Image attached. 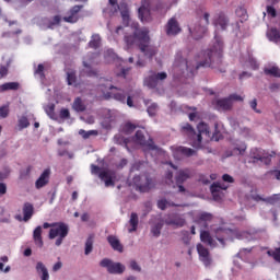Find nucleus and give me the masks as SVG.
<instances>
[{
	"label": "nucleus",
	"instance_id": "obj_64",
	"mask_svg": "<svg viewBox=\"0 0 280 280\" xmlns=\"http://www.w3.org/2000/svg\"><path fill=\"white\" fill-rule=\"evenodd\" d=\"M60 268H62V262H61V261H57V262L52 266V272H58V270H60Z\"/></svg>",
	"mask_w": 280,
	"mask_h": 280
},
{
	"label": "nucleus",
	"instance_id": "obj_36",
	"mask_svg": "<svg viewBox=\"0 0 280 280\" xmlns=\"http://www.w3.org/2000/svg\"><path fill=\"white\" fill-rule=\"evenodd\" d=\"M214 25H219L221 30H226L229 27V18L224 13H220L219 18L215 20Z\"/></svg>",
	"mask_w": 280,
	"mask_h": 280
},
{
	"label": "nucleus",
	"instance_id": "obj_7",
	"mask_svg": "<svg viewBox=\"0 0 280 280\" xmlns=\"http://www.w3.org/2000/svg\"><path fill=\"white\" fill-rule=\"evenodd\" d=\"M180 130L191 141L192 148H200L202 145V137L196 132V129L189 122L182 126Z\"/></svg>",
	"mask_w": 280,
	"mask_h": 280
},
{
	"label": "nucleus",
	"instance_id": "obj_48",
	"mask_svg": "<svg viewBox=\"0 0 280 280\" xmlns=\"http://www.w3.org/2000/svg\"><path fill=\"white\" fill-rule=\"evenodd\" d=\"M60 119H69L71 117V113L67 108H61L59 112Z\"/></svg>",
	"mask_w": 280,
	"mask_h": 280
},
{
	"label": "nucleus",
	"instance_id": "obj_44",
	"mask_svg": "<svg viewBox=\"0 0 280 280\" xmlns=\"http://www.w3.org/2000/svg\"><path fill=\"white\" fill-rule=\"evenodd\" d=\"M124 132L126 135H132V132H135V130H137V125L132 124V122H127L124 128H122Z\"/></svg>",
	"mask_w": 280,
	"mask_h": 280
},
{
	"label": "nucleus",
	"instance_id": "obj_41",
	"mask_svg": "<svg viewBox=\"0 0 280 280\" xmlns=\"http://www.w3.org/2000/svg\"><path fill=\"white\" fill-rule=\"evenodd\" d=\"M85 255H91L93 253V235H90L85 242Z\"/></svg>",
	"mask_w": 280,
	"mask_h": 280
},
{
	"label": "nucleus",
	"instance_id": "obj_10",
	"mask_svg": "<svg viewBox=\"0 0 280 280\" xmlns=\"http://www.w3.org/2000/svg\"><path fill=\"white\" fill-rule=\"evenodd\" d=\"M101 268H107L109 275H124L126 272V266L121 262H113L109 258H104L100 262Z\"/></svg>",
	"mask_w": 280,
	"mask_h": 280
},
{
	"label": "nucleus",
	"instance_id": "obj_22",
	"mask_svg": "<svg viewBox=\"0 0 280 280\" xmlns=\"http://www.w3.org/2000/svg\"><path fill=\"white\" fill-rule=\"evenodd\" d=\"M226 189H229V186H226L225 184H222V183H213L211 186H210V191L213 196V199L214 200H220V191H226Z\"/></svg>",
	"mask_w": 280,
	"mask_h": 280
},
{
	"label": "nucleus",
	"instance_id": "obj_23",
	"mask_svg": "<svg viewBox=\"0 0 280 280\" xmlns=\"http://www.w3.org/2000/svg\"><path fill=\"white\" fill-rule=\"evenodd\" d=\"M189 178H191V171L189 168L179 170L175 176L176 185H183Z\"/></svg>",
	"mask_w": 280,
	"mask_h": 280
},
{
	"label": "nucleus",
	"instance_id": "obj_29",
	"mask_svg": "<svg viewBox=\"0 0 280 280\" xmlns=\"http://www.w3.org/2000/svg\"><path fill=\"white\" fill-rule=\"evenodd\" d=\"M35 270L37 275H42V280H49V271L43 261L36 264Z\"/></svg>",
	"mask_w": 280,
	"mask_h": 280
},
{
	"label": "nucleus",
	"instance_id": "obj_52",
	"mask_svg": "<svg viewBox=\"0 0 280 280\" xmlns=\"http://www.w3.org/2000/svg\"><path fill=\"white\" fill-rule=\"evenodd\" d=\"M35 73L37 75H40V78H45V66H43V63H39L37 66V69L35 70Z\"/></svg>",
	"mask_w": 280,
	"mask_h": 280
},
{
	"label": "nucleus",
	"instance_id": "obj_47",
	"mask_svg": "<svg viewBox=\"0 0 280 280\" xmlns=\"http://www.w3.org/2000/svg\"><path fill=\"white\" fill-rule=\"evenodd\" d=\"M280 200V194H275L271 197L266 198V202L269 205H275L276 202H279Z\"/></svg>",
	"mask_w": 280,
	"mask_h": 280
},
{
	"label": "nucleus",
	"instance_id": "obj_56",
	"mask_svg": "<svg viewBox=\"0 0 280 280\" xmlns=\"http://www.w3.org/2000/svg\"><path fill=\"white\" fill-rule=\"evenodd\" d=\"M56 110V105L50 104L46 107V113L49 115V117H54Z\"/></svg>",
	"mask_w": 280,
	"mask_h": 280
},
{
	"label": "nucleus",
	"instance_id": "obj_4",
	"mask_svg": "<svg viewBox=\"0 0 280 280\" xmlns=\"http://www.w3.org/2000/svg\"><path fill=\"white\" fill-rule=\"evenodd\" d=\"M109 3V12L110 14H117L120 11V16L122 19V24L125 27L130 25V11L128 10V3L126 2H118L117 0H108Z\"/></svg>",
	"mask_w": 280,
	"mask_h": 280
},
{
	"label": "nucleus",
	"instance_id": "obj_61",
	"mask_svg": "<svg viewBox=\"0 0 280 280\" xmlns=\"http://www.w3.org/2000/svg\"><path fill=\"white\" fill-rule=\"evenodd\" d=\"M8 194V185L0 183V196H5Z\"/></svg>",
	"mask_w": 280,
	"mask_h": 280
},
{
	"label": "nucleus",
	"instance_id": "obj_32",
	"mask_svg": "<svg viewBox=\"0 0 280 280\" xmlns=\"http://www.w3.org/2000/svg\"><path fill=\"white\" fill-rule=\"evenodd\" d=\"M21 84L19 82H7L0 85V93H5V91H19Z\"/></svg>",
	"mask_w": 280,
	"mask_h": 280
},
{
	"label": "nucleus",
	"instance_id": "obj_40",
	"mask_svg": "<svg viewBox=\"0 0 280 280\" xmlns=\"http://www.w3.org/2000/svg\"><path fill=\"white\" fill-rule=\"evenodd\" d=\"M267 255L269 257H272V259H275V261H278V264H280V247L276 248V249H269L267 252Z\"/></svg>",
	"mask_w": 280,
	"mask_h": 280
},
{
	"label": "nucleus",
	"instance_id": "obj_16",
	"mask_svg": "<svg viewBox=\"0 0 280 280\" xmlns=\"http://www.w3.org/2000/svg\"><path fill=\"white\" fill-rule=\"evenodd\" d=\"M84 5H74L70 9L69 15L63 16L65 23H78L80 21V16L78 15L80 13V10H82Z\"/></svg>",
	"mask_w": 280,
	"mask_h": 280
},
{
	"label": "nucleus",
	"instance_id": "obj_43",
	"mask_svg": "<svg viewBox=\"0 0 280 280\" xmlns=\"http://www.w3.org/2000/svg\"><path fill=\"white\" fill-rule=\"evenodd\" d=\"M10 115V103L0 107V118L5 119Z\"/></svg>",
	"mask_w": 280,
	"mask_h": 280
},
{
	"label": "nucleus",
	"instance_id": "obj_14",
	"mask_svg": "<svg viewBox=\"0 0 280 280\" xmlns=\"http://www.w3.org/2000/svg\"><path fill=\"white\" fill-rule=\"evenodd\" d=\"M167 36H176L183 32L180 24L176 18H171L165 26Z\"/></svg>",
	"mask_w": 280,
	"mask_h": 280
},
{
	"label": "nucleus",
	"instance_id": "obj_38",
	"mask_svg": "<svg viewBox=\"0 0 280 280\" xmlns=\"http://www.w3.org/2000/svg\"><path fill=\"white\" fill-rule=\"evenodd\" d=\"M100 45H102V37L97 34L92 35V38L89 42V47H91V49H97L100 48Z\"/></svg>",
	"mask_w": 280,
	"mask_h": 280
},
{
	"label": "nucleus",
	"instance_id": "obj_25",
	"mask_svg": "<svg viewBox=\"0 0 280 280\" xmlns=\"http://www.w3.org/2000/svg\"><path fill=\"white\" fill-rule=\"evenodd\" d=\"M107 242L109 246L113 248V250H117L118 253H124V245H121V242L117 236L109 235L107 236Z\"/></svg>",
	"mask_w": 280,
	"mask_h": 280
},
{
	"label": "nucleus",
	"instance_id": "obj_31",
	"mask_svg": "<svg viewBox=\"0 0 280 280\" xmlns=\"http://www.w3.org/2000/svg\"><path fill=\"white\" fill-rule=\"evenodd\" d=\"M267 38L271 43H280V32L277 30V27H271L267 31Z\"/></svg>",
	"mask_w": 280,
	"mask_h": 280
},
{
	"label": "nucleus",
	"instance_id": "obj_49",
	"mask_svg": "<svg viewBox=\"0 0 280 280\" xmlns=\"http://www.w3.org/2000/svg\"><path fill=\"white\" fill-rule=\"evenodd\" d=\"M174 173L172 171H167L165 174L166 185H174Z\"/></svg>",
	"mask_w": 280,
	"mask_h": 280
},
{
	"label": "nucleus",
	"instance_id": "obj_9",
	"mask_svg": "<svg viewBox=\"0 0 280 280\" xmlns=\"http://www.w3.org/2000/svg\"><path fill=\"white\" fill-rule=\"evenodd\" d=\"M133 141L135 143H137L138 145H142V148H145L147 150H159V147L154 144V140L152 138L145 140V129L137 130L133 137Z\"/></svg>",
	"mask_w": 280,
	"mask_h": 280
},
{
	"label": "nucleus",
	"instance_id": "obj_63",
	"mask_svg": "<svg viewBox=\"0 0 280 280\" xmlns=\"http://www.w3.org/2000/svg\"><path fill=\"white\" fill-rule=\"evenodd\" d=\"M5 75H8V67L1 66L0 67V80H1V78H5Z\"/></svg>",
	"mask_w": 280,
	"mask_h": 280
},
{
	"label": "nucleus",
	"instance_id": "obj_1",
	"mask_svg": "<svg viewBox=\"0 0 280 280\" xmlns=\"http://www.w3.org/2000/svg\"><path fill=\"white\" fill-rule=\"evenodd\" d=\"M125 43L130 49L132 45H137L142 54L150 58H154L158 54L156 47L150 45V31L148 28L136 30L133 35H126Z\"/></svg>",
	"mask_w": 280,
	"mask_h": 280
},
{
	"label": "nucleus",
	"instance_id": "obj_50",
	"mask_svg": "<svg viewBox=\"0 0 280 280\" xmlns=\"http://www.w3.org/2000/svg\"><path fill=\"white\" fill-rule=\"evenodd\" d=\"M67 80H68L69 86H71L72 84H75V81H77L75 72H68Z\"/></svg>",
	"mask_w": 280,
	"mask_h": 280
},
{
	"label": "nucleus",
	"instance_id": "obj_19",
	"mask_svg": "<svg viewBox=\"0 0 280 280\" xmlns=\"http://www.w3.org/2000/svg\"><path fill=\"white\" fill-rule=\"evenodd\" d=\"M49 176H51V170H49V168L44 170V172L40 174L38 179L35 182L36 189H43V187H45V185H48Z\"/></svg>",
	"mask_w": 280,
	"mask_h": 280
},
{
	"label": "nucleus",
	"instance_id": "obj_46",
	"mask_svg": "<svg viewBox=\"0 0 280 280\" xmlns=\"http://www.w3.org/2000/svg\"><path fill=\"white\" fill-rule=\"evenodd\" d=\"M161 229H163V225L161 223L155 224L151 229L152 235H154V237H159V235H161Z\"/></svg>",
	"mask_w": 280,
	"mask_h": 280
},
{
	"label": "nucleus",
	"instance_id": "obj_27",
	"mask_svg": "<svg viewBox=\"0 0 280 280\" xmlns=\"http://www.w3.org/2000/svg\"><path fill=\"white\" fill-rule=\"evenodd\" d=\"M198 133L200 137L205 135L206 139H211V130L209 129V125L206 124L205 121H201L197 126Z\"/></svg>",
	"mask_w": 280,
	"mask_h": 280
},
{
	"label": "nucleus",
	"instance_id": "obj_8",
	"mask_svg": "<svg viewBox=\"0 0 280 280\" xmlns=\"http://www.w3.org/2000/svg\"><path fill=\"white\" fill-rule=\"evenodd\" d=\"M215 238L222 246H224V240H233V237H241L242 234H240V231L237 229H230V228H224L220 226L215 231Z\"/></svg>",
	"mask_w": 280,
	"mask_h": 280
},
{
	"label": "nucleus",
	"instance_id": "obj_59",
	"mask_svg": "<svg viewBox=\"0 0 280 280\" xmlns=\"http://www.w3.org/2000/svg\"><path fill=\"white\" fill-rule=\"evenodd\" d=\"M101 172H102V168L100 167V166H97V165H95V164H92L91 165V173L92 174H95V175H100L101 174Z\"/></svg>",
	"mask_w": 280,
	"mask_h": 280
},
{
	"label": "nucleus",
	"instance_id": "obj_12",
	"mask_svg": "<svg viewBox=\"0 0 280 280\" xmlns=\"http://www.w3.org/2000/svg\"><path fill=\"white\" fill-rule=\"evenodd\" d=\"M67 235H69V225L63 222H56L52 223L48 237L50 240H56V237H67Z\"/></svg>",
	"mask_w": 280,
	"mask_h": 280
},
{
	"label": "nucleus",
	"instance_id": "obj_2",
	"mask_svg": "<svg viewBox=\"0 0 280 280\" xmlns=\"http://www.w3.org/2000/svg\"><path fill=\"white\" fill-rule=\"evenodd\" d=\"M214 39L215 43L213 47L201 52V56L205 59L197 63L196 69H200V67H212V69H215L222 65V51L224 49V44L218 35L214 36Z\"/></svg>",
	"mask_w": 280,
	"mask_h": 280
},
{
	"label": "nucleus",
	"instance_id": "obj_21",
	"mask_svg": "<svg viewBox=\"0 0 280 280\" xmlns=\"http://www.w3.org/2000/svg\"><path fill=\"white\" fill-rule=\"evenodd\" d=\"M217 110H231L233 108V102L228 96L225 98H219L215 101Z\"/></svg>",
	"mask_w": 280,
	"mask_h": 280
},
{
	"label": "nucleus",
	"instance_id": "obj_15",
	"mask_svg": "<svg viewBox=\"0 0 280 280\" xmlns=\"http://www.w3.org/2000/svg\"><path fill=\"white\" fill-rule=\"evenodd\" d=\"M197 253L199 255L200 261H202L206 268H209V266H211V256L209 254V249L205 247L202 244H198Z\"/></svg>",
	"mask_w": 280,
	"mask_h": 280
},
{
	"label": "nucleus",
	"instance_id": "obj_60",
	"mask_svg": "<svg viewBox=\"0 0 280 280\" xmlns=\"http://www.w3.org/2000/svg\"><path fill=\"white\" fill-rule=\"evenodd\" d=\"M222 180H223L224 183H235V179L233 178V176H231V175H229V174H223Z\"/></svg>",
	"mask_w": 280,
	"mask_h": 280
},
{
	"label": "nucleus",
	"instance_id": "obj_26",
	"mask_svg": "<svg viewBox=\"0 0 280 280\" xmlns=\"http://www.w3.org/2000/svg\"><path fill=\"white\" fill-rule=\"evenodd\" d=\"M246 142H236L234 143V148L232 149V156H244L247 150Z\"/></svg>",
	"mask_w": 280,
	"mask_h": 280
},
{
	"label": "nucleus",
	"instance_id": "obj_58",
	"mask_svg": "<svg viewBox=\"0 0 280 280\" xmlns=\"http://www.w3.org/2000/svg\"><path fill=\"white\" fill-rule=\"evenodd\" d=\"M130 268H131V270H136L137 272H141V267H139V264H137L136 260L130 261Z\"/></svg>",
	"mask_w": 280,
	"mask_h": 280
},
{
	"label": "nucleus",
	"instance_id": "obj_55",
	"mask_svg": "<svg viewBox=\"0 0 280 280\" xmlns=\"http://www.w3.org/2000/svg\"><path fill=\"white\" fill-rule=\"evenodd\" d=\"M168 205L170 203L165 199H161L158 201V207L161 209V211H165Z\"/></svg>",
	"mask_w": 280,
	"mask_h": 280
},
{
	"label": "nucleus",
	"instance_id": "obj_39",
	"mask_svg": "<svg viewBox=\"0 0 280 280\" xmlns=\"http://www.w3.org/2000/svg\"><path fill=\"white\" fill-rule=\"evenodd\" d=\"M265 73H266V75H272L273 78H280L279 67L266 68Z\"/></svg>",
	"mask_w": 280,
	"mask_h": 280
},
{
	"label": "nucleus",
	"instance_id": "obj_53",
	"mask_svg": "<svg viewBox=\"0 0 280 280\" xmlns=\"http://www.w3.org/2000/svg\"><path fill=\"white\" fill-rule=\"evenodd\" d=\"M267 14L275 19L277 16V9L272 5H267Z\"/></svg>",
	"mask_w": 280,
	"mask_h": 280
},
{
	"label": "nucleus",
	"instance_id": "obj_24",
	"mask_svg": "<svg viewBox=\"0 0 280 280\" xmlns=\"http://www.w3.org/2000/svg\"><path fill=\"white\" fill-rule=\"evenodd\" d=\"M23 212V222H30L32 220V217L34 215V205L31 202H25L22 208Z\"/></svg>",
	"mask_w": 280,
	"mask_h": 280
},
{
	"label": "nucleus",
	"instance_id": "obj_42",
	"mask_svg": "<svg viewBox=\"0 0 280 280\" xmlns=\"http://www.w3.org/2000/svg\"><path fill=\"white\" fill-rule=\"evenodd\" d=\"M147 112L150 115V117L156 116V113H159V104L151 103L150 106H148Z\"/></svg>",
	"mask_w": 280,
	"mask_h": 280
},
{
	"label": "nucleus",
	"instance_id": "obj_28",
	"mask_svg": "<svg viewBox=\"0 0 280 280\" xmlns=\"http://www.w3.org/2000/svg\"><path fill=\"white\" fill-rule=\"evenodd\" d=\"M200 241L207 246H215V240H213V236L207 231H201Z\"/></svg>",
	"mask_w": 280,
	"mask_h": 280
},
{
	"label": "nucleus",
	"instance_id": "obj_37",
	"mask_svg": "<svg viewBox=\"0 0 280 280\" xmlns=\"http://www.w3.org/2000/svg\"><path fill=\"white\" fill-rule=\"evenodd\" d=\"M72 108L75 113H84V110H86V105H84L82 98L77 97L72 104Z\"/></svg>",
	"mask_w": 280,
	"mask_h": 280
},
{
	"label": "nucleus",
	"instance_id": "obj_5",
	"mask_svg": "<svg viewBox=\"0 0 280 280\" xmlns=\"http://www.w3.org/2000/svg\"><path fill=\"white\" fill-rule=\"evenodd\" d=\"M209 13L203 14V21L205 23L201 25L200 24V19H196L195 21L191 22L189 25V33L191 34L192 38L195 40H200L207 34V25H209Z\"/></svg>",
	"mask_w": 280,
	"mask_h": 280
},
{
	"label": "nucleus",
	"instance_id": "obj_54",
	"mask_svg": "<svg viewBox=\"0 0 280 280\" xmlns=\"http://www.w3.org/2000/svg\"><path fill=\"white\" fill-rule=\"evenodd\" d=\"M228 98H230V102H242L244 100V97L242 95L238 94H231L230 96H228Z\"/></svg>",
	"mask_w": 280,
	"mask_h": 280
},
{
	"label": "nucleus",
	"instance_id": "obj_18",
	"mask_svg": "<svg viewBox=\"0 0 280 280\" xmlns=\"http://www.w3.org/2000/svg\"><path fill=\"white\" fill-rule=\"evenodd\" d=\"M213 220V214L209 212H201L195 222L198 224V226H201V229H207L209 226V222Z\"/></svg>",
	"mask_w": 280,
	"mask_h": 280
},
{
	"label": "nucleus",
	"instance_id": "obj_11",
	"mask_svg": "<svg viewBox=\"0 0 280 280\" xmlns=\"http://www.w3.org/2000/svg\"><path fill=\"white\" fill-rule=\"evenodd\" d=\"M150 74L144 79V85L148 89H156L160 82L167 80V72H154L150 71Z\"/></svg>",
	"mask_w": 280,
	"mask_h": 280
},
{
	"label": "nucleus",
	"instance_id": "obj_57",
	"mask_svg": "<svg viewBox=\"0 0 280 280\" xmlns=\"http://www.w3.org/2000/svg\"><path fill=\"white\" fill-rule=\"evenodd\" d=\"M249 106L255 113H261V110L257 109V98H254L252 102H249Z\"/></svg>",
	"mask_w": 280,
	"mask_h": 280
},
{
	"label": "nucleus",
	"instance_id": "obj_51",
	"mask_svg": "<svg viewBox=\"0 0 280 280\" xmlns=\"http://www.w3.org/2000/svg\"><path fill=\"white\" fill-rule=\"evenodd\" d=\"M98 177L101 178V180H104V183H106V180H108V178H112L113 176H110V173L107 171H101Z\"/></svg>",
	"mask_w": 280,
	"mask_h": 280
},
{
	"label": "nucleus",
	"instance_id": "obj_62",
	"mask_svg": "<svg viewBox=\"0 0 280 280\" xmlns=\"http://www.w3.org/2000/svg\"><path fill=\"white\" fill-rule=\"evenodd\" d=\"M235 12H236L237 16H243V18L246 16V9H244L242 7H238Z\"/></svg>",
	"mask_w": 280,
	"mask_h": 280
},
{
	"label": "nucleus",
	"instance_id": "obj_20",
	"mask_svg": "<svg viewBox=\"0 0 280 280\" xmlns=\"http://www.w3.org/2000/svg\"><path fill=\"white\" fill-rule=\"evenodd\" d=\"M165 224H167L168 226H185V219H183V217L178 215V214H170L166 219H165Z\"/></svg>",
	"mask_w": 280,
	"mask_h": 280
},
{
	"label": "nucleus",
	"instance_id": "obj_6",
	"mask_svg": "<svg viewBox=\"0 0 280 280\" xmlns=\"http://www.w3.org/2000/svg\"><path fill=\"white\" fill-rule=\"evenodd\" d=\"M247 162L252 165H270L272 160L261 149H250Z\"/></svg>",
	"mask_w": 280,
	"mask_h": 280
},
{
	"label": "nucleus",
	"instance_id": "obj_17",
	"mask_svg": "<svg viewBox=\"0 0 280 280\" xmlns=\"http://www.w3.org/2000/svg\"><path fill=\"white\" fill-rule=\"evenodd\" d=\"M138 16L142 22L150 19V0L141 1V7L138 9Z\"/></svg>",
	"mask_w": 280,
	"mask_h": 280
},
{
	"label": "nucleus",
	"instance_id": "obj_30",
	"mask_svg": "<svg viewBox=\"0 0 280 280\" xmlns=\"http://www.w3.org/2000/svg\"><path fill=\"white\" fill-rule=\"evenodd\" d=\"M33 240H34L36 246H39V248H43V228L40 225H38L34 230Z\"/></svg>",
	"mask_w": 280,
	"mask_h": 280
},
{
	"label": "nucleus",
	"instance_id": "obj_3",
	"mask_svg": "<svg viewBox=\"0 0 280 280\" xmlns=\"http://www.w3.org/2000/svg\"><path fill=\"white\" fill-rule=\"evenodd\" d=\"M132 184L136 187V191L140 194H148L155 186L154 179L149 174L136 175L132 178Z\"/></svg>",
	"mask_w": 280,
	"mask_h": 280
},
{
	"label": "nucleus",
	"instance_id": "obj_35",
	"mask_svg": "<svg viewBox=\"0 0 280 280\" xmlns=\"http://www.w3.org/2000/svg\"><path fill=\"white\" fill-rule=\"evenodd\" d=\"M175 154H182V156H194L196 154V150L187 147H177L175 149Z\"/></svg>",
	"mask_w": 280,
	"mask_h": 280
},
{
	"label": "nucleus",
	"instance_id": "obj_45",
	"mask_svg": "<svg viewBox=\"0 0 280 280\" xmlns=\"http://www.w3.org/2000/svg\"><path fill=\"white\" fill-rule=\"evenodd\" d=\"M19 128H21V130L30 128V120L25 116L19 119Z\"/></svg>",
	"mask_w": 280,
	"mask_h": 280
},
{
	"label": "nucleus",
	"instance_id": "obj_13",
	"mask_svg": "<svg viewBox=\"0 0 280 280\" xmlns=\"http://www.w3.org/2000/svg\"><path fill=\"white\" fill-rule=\"evenodd\" d=\"M109 91L105 94V100H116V102H120V104H126V92L124 90H119L113 85L108 86Z\"/></svg>",
	"mask_w": 280,
	"mask_h": 280
},
{
	"label": "nucleus",
	"instance_id": "obj_33",
	"mask_svg": "<svg viewBox=\"0 0 280 280\" xmlns=\"http://www.w3.org/2000/svg\"><path fill=\"white\" fill-rule=\"evenodd\" d=\"M83 71H81V75H86L88 78H97V70L91 68L86 61H83Z\"/></svg>",
	"mask_w": 280,
	"mask_h": 280
},
{
	"label": "nucleus",
	"instance_id": "obj_34",
	"mask_svg": "<svg viewBox=\"0 0 280 280\" xmlns=\"http://www.w3.org/2000/svg\"><path fill=\"white\" fill-rule=\"evenodd\" d=\"M130 229L128 230L129 233H135L139 226V214L137 212H131L130 219H129Z\"/></svg>",
	"mask_w": 280,
	"mask_h": 280
}]
</instances>
